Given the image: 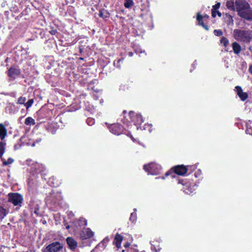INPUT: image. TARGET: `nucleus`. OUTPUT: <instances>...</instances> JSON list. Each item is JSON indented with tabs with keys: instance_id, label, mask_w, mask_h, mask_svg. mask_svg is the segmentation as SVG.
I'll use <instances>...</instances> for the list:
<instances>
[{
	"instance_id": "nucleus-58",
	"label": "nucleus",
	"mask_w": 252,
	"mask_h": 252,
	"mask_svg": "<svg viewBox=\"0 0 252 252\" xmlns=\"http://www.w3.org/2000/svg\"><path fill=\"white\" fill-rule=\"evenodd\" d=\"M46 111H47L48 112H50V110H47H47H46Z\"/></svg>"
},
{
	"instance_id": "nucleus-51",
	"label": "nucleus",
	"mask_w": 252,
	"mask_h": 252,
	"mask_svg": "<svg viewBox=\"0 0 252 252\" xmlns=\"http://www.w3.org/2000/svg\"><path fill=\"white\" fill-rule=\"evenodd\" d=\"M203 17L204 18H209V16H208L207 15H205L204 16H203Z\"/></svg>"
},
{
	"instance_id": "nucleus-39",
	"label": "nucleus",
	"mask_w": 252,
	"mask_h": 252,
	"mask_svg": "<svg viewBox=\"0 0 252 252\" xmlns=\"http://www.w3.org/2000/svg\"><path fill=\"white\" fill-rule=\"evenodd\" d=\"M26 98L25 97L21 96L18 99V103L20 104H24L26 103Z\"/></svg>"
},
{
	"instance_id": "nucleus-6",
	"label": "nucleus",
	"mask_w": 252,
	"mask_h": 252,
	"mask_svg": "<svg viewBox=\"0 0 252 252\" xmlns=\"http://www.w3.org/2000/svg\"><path fill=\"white\" fill-rule=\"evenodd\" d=\"M128 116L130 121L133 123L135 125H141L144 121L142 115L133 111H130L129 112Z\"/></svg>"
},
{
	"instance_id": "nucleus-47",
	"label": "nucleus",
	"mask_w": 252,
	"mask_h": 252,
	"mask_svg": "<svg viewBox=\"0 0 252 252\" xmlns=\"http://www.w3.org/2000/svg\"><path fill=\"white\" fill-rule=\"evenodd\" d=\"M128 55L129 57H132L133 55V53L132 52H129L128 53Z\"/></svg>"
},
{
	"instance_id": "nucleus-3",
	"label": "nucleus",
	"mask_w": 252,
	"mask_h": 252,
	"mask_svg": "<svg viewBox=\"0 0 252 252\" xmlns=\"http://www.w3.org/2000/svg\"><path fill=\"white\" fill-rule=\"evenodd\" d=\"M187 168L188 167L183 164L175 165L167 171L164 174V176L167 177L169 175H171L172 178L175 177L174 175H173V174L180 176H184L188 173Z\"/></svg>"
},
{
	"instance_id": "nucleus-19",
	"label": "nucleus",
	"mask_w": 252,
	"mask_h": 252,
	"mask_svg": "<svg viewBox=\"0 0 252 252\" xmlns=\"http://www.w3.org/2000/svg\"><path fill=\"white\" fill-rule=\"evenodd\" d=\"M40 201L37 200L34 198H32L30 201L29 206L30 210H31L34 208L38 206L39 205H40Z\"/></svg>"
},
{
	"instance_id": "nucleus-44",
	"label": "nucleus",
	"mask_w": 252,
	"mask_h": 252,
	"mask_svg": "<svg viewBox=\"0 0 252 252\" xmlns=\"http://www.w3.org/2000/svg\"><path fill=\"white\" fill-rule=\"evenodd\" d=\"M246 132L247 133V134H252V128H248V127H247V129L246 130Z\"/></svg>"
},
{
	"instance_id": "nucleus-7",
	"label": "nucleus",
	"mask_w": 252,
	"mask_h": 252,
	"mask_svg": "<svg viewBox=\"0 0 252 252\" xmlns=\"http://www.w3.org/2000/svg\"><path fill=\"white\" fill-rule=\"evenodd\" d=\"M63 248V245L59 242L57 241L47 246L44 252H59Z\"/></svg>"
},
{
	"instance_id": "nucleus-41",
	"label": "nucleus",
	"mask_w": 252,
	"mask_h": 252,
	"mask_svg": "<svg viewBox=\"0 0 252 252\" xmlns=\"http://www.w3.org/2000/svg\"><path fill=\"white\" fill-rule=\"evenodd\" d=\"M214 33L216 36H220L223 34L222 31L221 30H215Z\"/></svg>"
},
{
	"instance_id": "nucleus-34",
	"label": "nucleus",
	"mask_w": 252,
	"mask_h": 252,
	"mask_svg": "<svg viewBox=\"0 0 252 252\" xmlns=\"http://www.w3.org/2000/svg\"><path fill=\"white\" fill-rule=\"evenodd\" d=\"M33 99H30L25 104V106H26V108L28 109L30 107L32 106V104L33 103Z\"/></svg>"
},
{
	"instance_id": "nucleus-20",
	"label": "nucleus",
	"mask_w": 252,
	"mask_h": 252,
	"mask_svg": "<svg viewBox=\"0 0 252 252\" xmlns=\"http://www.w3.org/2000/svg\"><path fill=\"white\" fill-rule=\"evenodd\" d=\"M98 16L103 19H106L109 17L110 14L106 10L101 9L99 10Z\"/></svg>"
},
{
	"instance_id": "nucleus-37",
	"label": "nucleus",
	"mask_w": 252,
	"mask_h": 252,
	"mask_svg": "<svg viewBox=\"0 0 252 252\" xmlns=\"http://www.w3.org/2000/svg\"><path fill=\"white\" fill-rule=\"evenodd\" d=\"M124 247L125 248L126 250H123L122 252H127V251L129 249H134L133 248L130 247V243L128 242H126L124 244Z\"/></svg>"
},
{
	"instance_id": "nucleus-59",
	"label": "nucleus",
	"mask_w": 252,
	"mask_h": 252,
	"mask_svg": "<svg viewBox=\"0 0 252 252\" xmlns=\"http://www.w3.org/2000/svg\"><path fill=\"white\" fill-rule=\"evenodd\" d=\"M80 52H82V49H80Z\"/></svg>"
},
{
	"instance_id": "nucleus-17",
	"label": "nucleus",
	"mask_w": 252,
	"mask_h": 252,
	"mask_svg": "<svg viewBox=\"0 0 252 252\" xmlns=\"http://www.w3.org/2000/svg\"><path fill=\"white\" fill-rule=\"evenodd\" d=\"M203 17L200 15L199 13L197 14L196 19L198 22V24L201 26L206 31H208L209 30V27L204 23L203 21Z\"/></svg>"
},
{
	"instance_id": "nucleus-29",
	"label": "nucleus",
	"mask_w": 252,
	"mask_h": 252,
	"mask_svg": "<svg viewBox=\"0 0 252 252\" xmlns=\"http://www.w3.org/2000/svg\"><path fill=\"white\" fill-rule=\"evenodd\" d=\"M178 184H182L184 186L183 188L182 189L183 190L184 192L187 194H189V192H191V191H190L189 189H185V187H187V186L185 184L184 181L183 180H179Z\"/></svg>"
},
{
	"instance_id": "nucleus-23",
	"label": "nucleus",
	"mask_w": 252,
	"mask_h": 252,
	"mask_svg": "<svg viewBox=\"0 0 252 252\" xmlns=\"http://www.w3.org/2000/svg\"><path fill=\"white\" fill-rule=\"evenodd\" d=\"M109 239L108 238L106 237L105 238H104L97 246V247H96L95 248V250H97V248L101 246V245H102V247H103V249H104L106 246H107V243L109 242Z\"/></svg>"
},
{
	"instance_id": "nucleus-54",
	"label": "nucleus",
	"mask_w": 252,
	"mask_h": 252,
	"mask_svg": "<svg viewBox=\"0 0 252 252\" xmlns=\"http://www.w3.org/2000/svg\"><path fill=\"white\" fill-rule=\"evenodd\" d=\"M79 60H83V61L84 60V58H82V57H80V58H79Z\"/></svg>"
},
{
	"instance_id": "nucleus-35",
	"label": "nucleus",
	"mask_w": 252,
	"mask_h": 252,
	"mask_svg": "<svg viewBox=\"0 0 252 252\" xmlns=\"http://www.w3.org/2000/svg\"><path fill=\"white\" fill-rule=\"evenodd\" d=\"M136 218H137V216H136V213H131V214H130V217L129 218V220L132 222H134L136 221Z\"/></svg>"
},
{
	"instance_id": "nucleus-18",
	"label": "nucleus",
	"mask_w": 252,
	"mask_h": 252,
	"mask_svg": "<svg viewBox=\"0 0 252 252\" xmlns=\"http://www.w3.org/2000/svg\"><path fill=\"white\" fill-rule=\"evenodd\" d=\"M233 51L235 54H239L241 51V45L237 42H234L232 43Z\"/></svg>"
},
{
	"instance_id": "nucleus-12",
	"label": "nucleus",
	"mask_w": 252,
	"mask_h": 252,
	"mask_svg": "<svg viewBox=\"0 0 252 252\" xmlns=\"http://www.w3.org/2000/svg\"><path fill=\"white\" fill-rule=\"evenodd\" d=\"M94 235V232L92 231V230L87 228L83 230L80 233V237L82 239L85 240L87 239H89L93 237Z\"/></svg>"
},
{
	"instance_id": "nucleus-31",
	"label": "nucleus",
	"mask_w": 252,
	"mask_h": 252,
	"mask_svg": "<svg viewBox=\"0 0 252 252\" xmlns=\"http://www.w3.org/2000/svg\"><path fill=\"white\" fill-rule=\"evenodd\" d=\"M94 83L95 82L94 80L91 81L90 83H89V87L91 88L95 92H99L100 90L97 88H95V86H93Z\"/></svg>"
},
{
	"instance_id": "nucleus-50",
	"label": "nucleus",
	"mask_w": 252,
	"mask_h": 252,
	"mask_svg": "<svg viewBox=\"0 0 252 252\" xmlns=\"http://www.w3.org/2000/svg\"><path fill=\"white\" fill-rule=\"evenodd\" d=\"M65 228L66 229L68 230L70 228V226L69 225H67Z\"/></svg>"
},
{
	"instance_id": "nucleus-1",
	"label": "nucleus",
	"mask_w": 252,
	"mask_h": 252,
	"mask_svg": "<svg viewBox=\"0 0 252 252\" xmlns=\"http://www.w3.org/2000/svg\"><path fill=\"white\" fill-rule=\"evenodd\" d=\"M235 6L238 16L247 21H252V8L248 2L245 0H236Z\"/></svg>"
},
{
	"instance_id": "nucleus-45",
	"label": "nucleus",
	"mask_w": 252,
	"mask_h": 252,
	"mask_svg": "<svg viewBox=\"0 0 252 252\" xmlns=\"http://www.w3.org/2000/svg\"><path fill=\"white\" fill-rule=\"evenodd\" d=\"M217 10H212V16L213 18H215L216 17V15L217 14Z\"/></svg>"
},
{
	"instance_id": "nucleus-33",
	"label": "nucleus",
	"mask_w": 252,
	"mask_h": 252,
	"mask_svg": "<svg viewBox=\"0 0 252 252\" xmlns=\"http://www.w3.org/2000/svg\"><path fill=\"white\" fill-rule=\"evenodd\" d=\"M54 197H59V198H60L61 197V193H59V192H57V194L56 195H51V196L49 197V198L48 199H50L52 201H53V204H56V200H55L53 198Z\"/></svg>"
},
{
	"instance_id": "nucleus-36",
	"label": "nucleus",
	"mask_w": 252,
	"mask_h": 252,
	"mask_svg": "<svg viewBox=\"0 0 252 252\" xmlns=\"http://www.w3.org/2000/svg\"><path fill=\"white\" fill-rule=\"evenodd\" d=\"M86 122L89 126H93L95 123V120L93 118H88L86 120Z\"/></svg>"
},
{
	"instance_id": "nucleus-14",
	"label": "nucleus",
	"mask_w": 252,
	"mask_h": 252,
	"mask_svg": "<svg viewBox=\"0 0 252 252\" xmlns=\"http://www.w3.org/2000/svg\"><path fill=\"white\" fill-rule=\"evenodd\" d=\"M123 240V236L117 233L114 237L113 243L117 248H121V243Z\"/></svg>"
},
{
	"instance_id": "nucleus-25",
	"label": "nucleus",
	"mask_w": 252,
	"mask_h": 252,
	"mask_svg": "<svg viewBox=\"0 0 252 252\" xmlns=\"http://www.w3.org/2000/svg\"><path fill=\"white\" fill-rule=\"evenodd\" d=\"M6 143L2 141L0 142V158H1L5 152Z\"/></svg>"
},
{
	"instance_id": "nucleus-42",
	"label": "nucleus",
	"mask_w": 252,
	"mask_h": 252,
	"mask_svg": "<svg viewBox=\"0 0 252 252\" xmlns=\"http://www.w3.org/2000/svg\"><path fill=\"white\" fill-rule=\"evenodd\" d=\"M220 3L217 2L213 6V8L212 9V10H218V9L220 7Z\"/></svg>"
},
{
	"instance_id": "nucleus-38",
	"label": "nucleus",
	"mask_w": 252,
	"mask_h": 252,
	"mask_svg": "<svg viewBox=\"0 0 252 252\" xmlns=\"http://www.w3.org/2000/svg\"><path fill=\"white\" fill-rule=\"evenodd\" d=\"M40 205H39L38 206L34 208L32 210H31V211H33L34 213L37 216H38L40 215L39 213V207Z\"/></svg>"
},
{
	"instance_id": "nucleus-15",
	"label": "nucleus",
	"mask_w": 252,
	"mask_h": 252,
	"mask_svg": "<svg viewBox=\"0 0 252 252\" xmlns=\"http://www.w3.org/2000/svg\"><path fill=\"white\" fill-rule=\"evenodd\" d=\"M7 134V129L5 126L2 123L0 124V139L4 140Z\"/></svg>"
},
{
	"instance_id": "nucleus-8",
	"label": "nucleus",
	"mask_w": 252,
	"mask_h": 252,
	"mask_svg": "<svg viewBox=\"0 0 252 252\" xmlns=\"http://www.w3.org/2000/svg\"><path fill=\"white\" fill-rule=\"evenodd\" d=\"M110 131L114 134L119 135L122 134L124 130L123 126L119 123L113 124L108 127Z\"/></svg>"
},
{
	"instance_id": "nucleus-9",
	"label": "nucleus",
	"mask_w": 252,
	"mask_h": 252,
	"mask_svg": "<svg viewBox=\"0 0 252 252\" xmlns=\"http://www.w3.org/2000/svg\"><path fill=\"white\" fill-rule=\"evenodd\" d=\"M21 73V70L17 66L10 67L7 70V75L9 77L15 79L18 77Z\"/></svg>"
},
{
	"instance_id": "nucleus-24",
	"label": "nucleus",
	"mask_w": 252,
	"mask_h": 252,
	"mask_svg": "<svg viewBox=\"0 0 252 252\" xmlns=\"http://www.w3.org/2000/svg\"><path fill=\"white\" fill-rule=\"evenodd\" d=\"M1 158V160L2 161V165L3 166H6L9 164H11L13 163L14 162V159L12 158H9L7 160H5L2 157Z\"/></svg>"
},
{
	"instance_id": "nucleus-26",
	"label": "nucleus",
	"mask_w": 252,
	"mask_h": 252,
	"mask_svg": "<svg viewBox=\"0 0 252 252\" xmlns=\"http://www.w3.org/2000/svg\"><path fill=\"white\" fill-rule=\"evenodd\" d=\"M25 124L26 125H35L34 120L31 117H29L25 119Z\"/></svg>"
},
{
	"instance_id": "nucleus-53",
	"label": "nucleus",
	"mask_w": 252,
	"mask_h": 252,
	"mask_svg": "<svg viewBox=\"0 0 252 252\" xmlns=\"http://www.w3.org/2000/svg\"><path fill=\"white\" fill-rule=\"evenodd\" d=\"M123 113L124 114H126V110H124V111H123Z\"/></svg>"
},
{
	"instance_id": "nucleus-57",
	"label": "nucleus",
	"mask_w": 252,
	"mask_h": 252,
	"mask_svg": "<svg viewBox=\"0 0 252 252\" xmlns=\"http://www.w3.org/2000/svg\"><path fill=\"white\" fill-rule=\"evenodd\" d=\"M195 63H196V62L195 61V62H194L192 64V65H194Z\"/></svg>"
},
{
	"instance_id": "nucleus-4",
	"label": "nucleus",
	"mask_w": 252,
	"mask_h": 252,
	"mask_svg": "<svg viewBox=\"0 0 252 252\" xmlns=\"http://www.w3.org/2000/svg\"><path fill=\"white\" fill-rule=\"evenodd\" d=\"M23 200V195L18 192H10L8 194V202L12 203L15 206L21 207Z\"/></svg>"
},
{
	"instance_id": "nucleus-55",
	"label": "nucleus",
	"mask_w": 252,
	"mask_h": 252,
	"mask_svg": "<svg viewBox=\"0 0 252 252\" xmlns=\"http://www.w3.org/2000/svg\"><path fill=\"white\" fill-rule=\"evenodd\" d=\"M8 58L7 57V58H6V59H5V62H8Z\"/></svg>"
},
{
	"instance_id": "nucleus-13",
	"label": "nucleus",
	"mask_w": 252,
	"mask_h": 252,
	"mask_svg": "<svg viewBox=\"0 0 252 252\" xmlns=\"http://www.w3.org/2000/svg\"><path fill=\"white\" fill-rule=\"evenodd\" d=\"M156 165L154 163H149L147 165H144L143 166V169L144 170L147 172L148 174H156V172L154 170Z\"/></svg>"
},
{
	"instance_id": "nucleus-27",
	"label": "nucleus",
	"mask_w": 252,
	"mask_h": 252,
	"mask_svg": "<svg viewBox=\"0 0 252 252\" xmlns=\"http://www.w3.org/2000/svg\"><path fill=\"white\" fill-rule=\"evenodd\" d=\"M134 5V2L132 0H125L124 2V6L126 8H131Z\"/></svg>"
},
{
	"instance_id": "nucleus-28",
	"label": "nucleus",
	"mask_w": 252,
	"mask_h": 252,
	"mask_svg": "<svg viewBox=\"0 0 252 252\" xmlns=\"http://www.w3.org/2000/svg\"><path fill=\"white\" fill-rule=\"evenodd\" d=\"M124 61V58H122L121 59H120L118 60L117 61H114L113 64L117 68H120L121 67V63H123Z\"/></svg>"
},
{
	"instance_id": "nucleus-30",
	"label": "nucleus",
	"mask_w": 252,
	"mask_h": 252,
	"mask_svg": "<svg viewBox=\"0 0 252 252\" xmlns=\"http://www.w3.org/2000/svg\"><path fill=\"white\" fill-rule=\"evenodd\" d=\"M220 43L226 47L229 44V40L226 37L222 36L220 39Z\"/></svg>"
},
{
	"instance_id": "nucleus-52",
	"label": "nucleus",
	"mask_w": 252,
	"mask_h": 252,
	"mask_svg": "<svg viewBox=\"0 0 252 252\" xmlns=\"http://www.w3.org/2000/svg\"><path fill=\"white\" fill-rule=\"evenodd\" d=\"M229 16L230 18L231 19V21L233 22V20L232 17L231 16H230V15H229Z\"/></svg>"
},
{
	"instance_id": "nucleus-49",
	"label": "nucleus",
	"mask_w": 252,
	"mask_h": 252,
	"mask_svg": "<svg viewBox=\"0 0 252 252\" xmlns=\"http://www.w3.org/2000/svg\"><path fill=\"white\" fill-rule=\"evenodd\" d=\"M249 71L251 74H252V65L249 68Z\"/></svg>"
},
{
	"instance_id": "nucleus-32",
	"label": "nucleus",
	"mask_w": 252,
	"mask_h": 252,
	"mask_svg": "<svg viewBox=\"0 0 252 252\" xmlns=\"http://www.w3.org/2000/svg\"><path fill=\"white\" fill-rule=\"evenodd\" d=\"M47 129L49 132L52 134H54L56 131L57 128H56L54 125L51 124L48 126Z\"/></svg>"
},
{
	"instance_id": "nucleus-16",
	"label": "nucleus",
	"mask_w": 252,
	"mask_h": 252,
	"mask_svg": "<svg viewBox=\"0 0 252 252\" xmlns=\"http://www.w3.org/2000/svg\"><path fill=\"white\" fill-rule=\"evenodd\" d=\"M160 242L157 240H154L151 242L152 249L154 250L156 252H158L161 250V248L159 245Z\"/></svg>"
},
{
	"instance_id": "nucleus-48",
	"label": "nucleus",
	"mask_w": 252,
	"mask_h": 252,
	"mask_svg": "<svg viewBox=\"0 0 252 252\" xmlns=\"http://www.w3.org/2000/svg\"><path fill=\"white\" fill-rule=\"evenodd\" d=\"M217 14H218V15L220 17L221 16V13H220V11H219L218 10H217Z\"/></svg>"
},
{
	"instance_id": "nucleus-5",
	"label": "nucleus",
	"mask_w": 252,
	"mask_h": 252,
	"mask_svg": "<svg viewBox=\"0 0 252 252\" xmlns=\"http://www.w3.org/2000/svg\"><path fill=\"white\" fill-rule=\"evenodd\" d=\"M45 166L41 163L37 162H33L31 164V172L32 174H42L45 171Z\"/></svg>"
},
{
	"instance_id": "nucleus-2",
	"label": "nucleus",
	"mask_w": 252,
	"mask_h": 252,
	"mask_svg": "<svg viewBox=\"0 0 252 252\" xmlns=\"http://www.w3.org/2000/svg\"><path fill=\"white\" fill-rule=\"evenodd\" d=\"M252 32L250 30L235 29L233 32V36L237 41L249 43L252 38Z\"/></svg>"
},
{
	"instance_id": "nucleus-43",
	"label": "nucleus",
	"mask_w": 252,
	"mask_h": 252,
	"mask_svg": "<svg viewBox=\"0 0 252 252\" xmlns=\"http://www.w3.org/2000/svg\"><path fill=\"white\" fill-rule=\"evenodd\" d=\"M49 32L52 35H55L58 32L57 30L54 29L53 27L51 28V30Z\"/></svg>"
},
{
	"instance_id": "nucleus-40",
	"label": "nucleus",
	"mask_w": 252,
	"mask_h": 252,
	"mask_svg": "<svg viewBox=\"0 0 252 252\" xmlns=\"http://www.w3.org/2000/svg\"><path fill=\"white\" fill-rule=\"evenodd\" d=\"M188 167V172H189L190 173L191 172L194 171L196 169V166L195 165H187L186 166Z\"/></svg>"
},
{
	"instance_id": "nucleus-22",
	"label": "nucleus",
	"mask_w": 252,
	"mask_h": 252,
	"mask_svg": "<svg viewBox=\"0 0 252 252\" xmlns=\"http://www.w3.org/2000/svg\"><path fill=\"white\" fill-rule=\"evenodd\" d=\"M8 211L3 206H0V220H2L8 214Z\"/></svg>"
},
{
	"instance_id": "nucleus-21",
	"label": "nucleus",
	"mask_w": 252,
	"mask_h": 252,
	"mask_svg": "<svg viewBox=\"0 0 252 252\" xmlns=\"http://www.w3.org/2000/svg\"><path fill=\"white\" fill-rule=\"evenodd\" d=\"M227 8L230 10L234 11L236 10L235 2L232 0H228L226 3Z\"/></svg>"
},
{
	"instance_id": "nucleus-56",
	"label": "nucleus",
	"mask_w": 252,
	"mask_h": 252,
	"mask_svg": "<svg viewBox=\"0 0 252 252\" xmlns=\"http://www.w3.org/2000/svg\"><path fill=\"white\" fill-rule=\"evenodd\" d=\"M130 137H131V139H132L133 141H134V138H133V137H132V135H130Z\"/></svg>"
},
{
	"instance_id": "nucleus-11",
	"label": "nucleus",
	"mask_w": 252,
	"mask_h": 252,
	"mask_svg": "<svg viewBox=\"0 0 252 252\" xmlns=\"http://www.w3.org/2000/svg\"><path fill=\"white\" fill-rule=\"evenodd\" d=\"M235 90L237 95L242 101L246 100L248 97V94L247 93L243 92L242 88L239 86L235 87Z\"/></svg>"
},
{
	"instance_id": "nucleus-46",
	"label": "nucleus",
	"mask_w": 252,
	"mask_h": 252,
	"mask_svg": "<svg viewBox=\"0 0 252 252\" xmlns=\"http://www.w3.org/2000/svg\"><path fill=\"white\" fill-rule=\"evenodd\" d=\"M200 175V170H198L197 171V172H195L194 174L195 177H196V178H198V175Z\"/></svg>"
},
{
	"instance_id": "nucleus-10",
	"label": "nucleus",
	"mask_w": 252,
	"mask_h": 252,
	"mask_svg": "<svg viewBox=\"0 0 252 252\" xmlns=\"http://www.w3.org/2000/svg\"><path fill=\"white\" fill-rule=\"evenodd\" d=\"M66 241L69 249L72 251H75L78 246L76 241L71 237H68Z\"/></svg>"
}]
</instances>
